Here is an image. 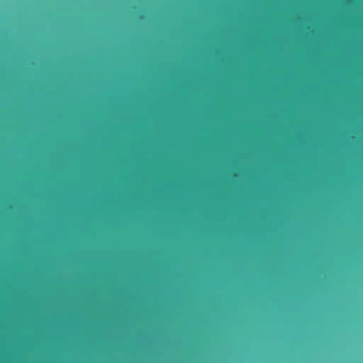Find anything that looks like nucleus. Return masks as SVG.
Here are the masks:
<instances>
[{
	"label": "nucleus",
	"mask_w": 363,
	"mask_h": 363,
	"mask_svg": "<svg viewBox=\"0 0 363 363\" xmlns=\"http://www.w3.org/2000/svg\"><path fill=\"white\" fill-rule=\"evenodd\" d=\"M0 159H138V156L113 157H0Z\"/></svg>",
	"instance_id": "2"
},
{
	"label": "nucleus",
	"mask_w": 363,
	"mask_h": 363,
	"mask_svg": "<svg viewBox=\"0 0 363 363\" xmlns=\"http://www.w3.org/2000/svg\"><path fill=\"white\" fill-rule=\"evenodd\" d=\"M0 164H140V160H0Z\"/></svg>",
	"instance_id": "1"
}]
</instances>
